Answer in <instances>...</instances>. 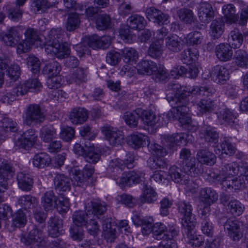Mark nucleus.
Wrapping results in <instances>:
<instances>
[{"mask_svg": "<svg viewBox=\"0 0 248 248\" xmlns=\"http://www.w3.org/2000/svg\"><path fill=\"white\" fill-rule=\"evenodd\" d=\"M124 61L126 63H135L139 58V53L132 47H125L121 50Z\"/></svg>", "mask_w": 248, "mask_h": 248, "instance_id": "obj_51", "label": "nucleus"}, {"mask_svg": "<svg viewBox=\"0 0 248 248\" xmlns=\"http://www.w3.org/2000/svg\"><path fill=\"white\" fill-rule=\"evenodd\" d=\"M228 41L229 45L234 48L239 47L242 44L243 36L237 30L232 31L228 35Z\"/></svg>", "mask_w": 248, "mask_h": 248, "instance_id": "obj_43", "label": "nucleus"}, {"mask_svg": "<svg viewBox=\"0 0 248 248\" xmlns=\"http://www.w3.org/2000/svg\"><path fill=\"white\" fill-rule=\"evenodd\" d=\"M217 118L222 124L231 125L235 123L236 116L230 109L225 108L219 111Z\"/></svg>", "mask_w": 248, "mask_h": 248, "instance_id": "obj_46", "label": "nucleus"}, {"mask_svg": "<svg viewBox=\"0 0 248 248\" xmlns=\"http://www.w3.org/2000/svg\"><path fill=\"white\" fill-rule=\"evenodd\" d=\"M222 13L227 21L230 23H235L238 21L239 16L236 14L235 6L232 4L224 5L222 8Z\"/></svg>", "mask_w": 248, "mask_h": 248, "instance_id": "obj_35", "label": "nucleus"}, {"mask_svg": "<svg viewBox=\"0 0 248 248\" xmlns=\"http://www.w3.org/2000/svg\"><path fill=\"white\" fill-rule=\"evenodd\" d=\"M129 27L133 30H140L143 29L147 22L144 17L140 15L135 14L131 16L128 19Z\"/></svg>", "mask_w": 248, "mask_h": 248, "instance_id": "obj_41", "label": "nucleus"}, {"mask_svg": "<svg viewBox=\"0 0 248 248\" xmlns=\"http://www.w3.org/2000/svg\"><path fill=\"white\" fill-rule=\"evenodd\" d=\"M199 56V52L195 47H190L184 50L181 53V59L184 63L189 65L193 61H195Z\"/></svg>", "mask_w": 248, "mask_h": 248, "instance_id": "obj_52", "label": "nucleus"}, {"mask_svg": "<svg viewBox=\"0 0 248 248\" xmlns=\"http://www.w3.org/2000/svg\"><path fill=\"white\" fill-rule=\"evenodd\" d=\"M17 180L18 186L22 190L29 191L31 189L33 179L30 174L20 172L17 175Z\"/></svg>", "mask_w": 248, "mask_h": 248, "instance_id": "obj_34", "label": "nucleus"}, {"mask_svg": "<svg viewBox=\"0 0 248 248\" xmlns=\"http://www.w3.org/2000/svg\"><path fill=\"white\" fill-rule=\"evenodd\" d=\"M31 229L27 235H23L21 241L25 245L38 247H43L46 245V238L43 231L35 225H31Z\"/></svg>", "mask_w": 248, "mask_h": 248, "instance_id": "obj_6", "label": "nucleus"}, {"mask_svg": "<svg viewBox=\"0 0 248 248\" xmlns=\"http://www.w3.org/2000/svg\"><path fill=\"white\" fill-rule=\"evenodd\" d=\"M218 194L216 191L211 187H204L199 191L200 201L203 204L211 205L218 199Z\"/></svg>", "mask_w": 248, "mask_h": 248, "instance_id": "obj_20", "label": "nucleus"}, {"mask_svg": "<svg viewBox=\"0 0 248 248\" xmlns=\"http://www.w3.org/2000/svg\"><path fill=\"white\" fill-rule=\"evenodd\" d=\"M80 20L79 15L76 13L70 14L67 19L66 28L67 31H71L78 27Z\"/></svg>", "mask_w": 248, "mask_h": 248, "instance_id": "obj_61", "label": "nucleus"}, {"mask_svg": "<svg viewBox=\"0 0 248 248\" xmlns=\"http://www.w3.org/2000/svg\"><path fill=\"white\" fill-rule=\"evenodd\" d=\"M56 129L52 125H46L40 131V137L45 142L48 143L57 136Z\"/></svg>", "mask_w": 248, "mask_h": 248, "instance_id": "obj_40", "label": "nucleus"}, {"mask_svg": "<svg viewBox=\"0 0 248 248\" xmlns=\"http://www.w3.org/2000/svg\"><path fill=\"white\" fill-rule=\"evenodd\" d=\"M158 195L151 186L144 183L140 200L142 203H154L157 200Z\"/></svg>", "mask_w": 248, "mask_h": 248, "instance_id": "obj_21", "label": "nucleus"}, {"mask_svg": "<svg viewBox=\"0 0 248 248\" xmlns=\"http://www.w3.org/2000/svg\"><path fill=\"white\" fill-rule=\"evenodd\" d=\"M19 95L23 96L20 93L18 86L13 88L11 91L7 92L1 98V101L3 103L11 104L15 101L16 97Z\"/></svg>", "mask_w": 248, "mask_h": 248, "instance_id": "obj_57", "label": "nucleus"}, {"mask_svg": "<svg viewBox=\"0 0 248 248\" xmlns=\"http://www.w3.org/2000/svg\"><path fill=\"white\" fill-rule=\"evenodd\" d=\"M20 93L24 95L28 92H39L42 88L41 83L36 78H29L18 85Z\"/></svg>", "mask_w": 248, "mask_h": 248, "instance_id": "obj_18", "label": "nucleus"}, {"mask_svg": "<svg viewBox=\"0 0 248 248\" xmlns=\"http://www.w3.org/2000/svg\"><path fill=\"white\" fill-rule=\"evenodd\" d=\"M146 16L149 20L158 25H166L170 22V16L163 13L161 11L153 7L147 8L145 11Z\"/></svg>", "mask_w": 248, "mask_h": 248, "instance_id": "obj_14", "label": "nucleus"}, {"mask_svg": "<svg viewBox=\"0 0 248 248\" xmlns=\"http://www.w3.org/2000/svg\"><path fill=\"white\" fill-rule=\"evenodd\" d=\"M18 205L25 209L33 208L37 205V199L30 195L21 196L17 201Z\"/></svg>", "mask_w": 248, "mask_h": 248, "instance_id": "obj_49", "label": "nucleus"}, {"mask_svg": "<svg viewBox=\"0 0 248 248\" xmlns=\"http://www.w3.org/2000/svg\"><path fill=\"white\" fill-rule=\"evenodd\" d=\"M201 137L209 143H216L218 142V134L210 126L204 125L200 130Z\"/></svg>", "mask_w": 248, "mask_h": 248, "instance_id": "obj_30", "label": "nucleus"}, {"mask_svg": "<svg viewBox=\"0 0 248 248\" xmlns=\"http://www.w3.org/2000/svg\"><path fill=\"white\" fill-rule=\"evenodd\" d=\"M62 220L59 217H51L48 221V234L52 237H57L62 232Z\"/></svg>", "mask_w": 248, "mask_h": 248, "instance_id": "obj_24", "label": "nucleus"}, {"mask_svg": "<svg viewBox=\"0 0 248 248\" xmlns=\"http://www.w3.org/2000/svg\"><path fill=\"white\" fill-rule=\"evenodd\" d=\"M97 28L99 30H104L108 28L110 24V17L107 14L98 15L95 19Z\"/></svg>", "mask_w": 248, "mask_h": 248, "instance_id": "obj_58", "label": "nucleus"}, {"mask_svg": "<svg viewBox=\"0 0 248 248\" xmlns=\"http://www.w3.org/2000/svg\"><path fill=\"white\" fill-rule=\"evenodd\" d=\"M61 65L56 61H52L45 64L42 69L43 75L50 77L58 75L61 71Z\"/></svg>", "mask_w": 248, "mask_h": 248, "instance_id": "obj_44", "label": "nucleus"}, {"mask_svg": "<svg viewBox=\"0 0 248 248\" xmlns=\"http://www.w3.org/2000/svg\"><path fill=\"white\" fill-rule=\"evenodd\" d=\"M169 75L164 67H157V69L152 74V78L156 82H165L169 79Z\"/></svg>", "mask_w": 248, "mask_h": 248, "instance_id": "obj_63", "label": "nucleus"}, {"mask_svg": "<svg viewBox=\"0 0 248 248\" xmlns=\"http://www.w3.org/2000/svg\"><path fill=\"white\" fill-rule=\"evenodd\" d=\"M228 209L233 216H239L243 213L245 206L237 200H232L228 204Z\"/></svg>", "mask_w": 248, "mask_h": 248, "instance_id": "obj_56", "label": "nucleus"}, {"mask_svg": "<svg viewBox=\"0 0 248 248\" xmlns=\"http://www.w3.org/2000/svg\"><path fill=\"white\" fill-rule=\"evenodd\" d=\"M64 37V31L61 28L52 29L48 32L46 39V42L45 45H50V46L60 43L63 40Z\"/></svg>", "mask_w": 248, "mask_h": 248, "instance_id": "obj_36", "label": "nucleus"}, {"mask_svg": "<svg viewBox=\"0 0 248 248\" xmlns=\"http://www.w3.org/2000/svg\"><path fill=\"white\" fill-rule=\"evenodd\" d=\"M167 88L174 95L172 98L176 106L168 111L166 117L170 121L178 120L181 125L188 131H196L198 129V125L196 122L192 121L188 113L189 110L187 106L189 103V97L190 94L209 96L215 93V90L209 86H195L186 91L178 83L171 82L168 84Z\"/></svg>", "mask_w": 248, "mask_h": 248, "instance_id": "obj_1", "label": "nucleus"}, {"mask_svg": "<svg viewBox=\"0 0 248 248\" xmlns=\"http://www.w3.org/2000/svg\"><path fill=\"white\" fill-rule=\"evenodd\" d=\"M197 158L201 164L209 166L213 165L216 162V155L212 152L206 149L198 151Z\"/></svg>", "mask_w": 248, "mask_h": 248, "instance_id": "obj_28", "label": "nucleus"}, {"mask_svg": "<svg viewBox=\"0 0 248 248\" xmlns=\"http://www.w3.org/2000/svg\"><path fill=\"white\" fill-rule=\"evenodd\" d=\"M157 69L156 64L151 60H142L137 65V72L140 74L151 75Z\"/></svg>", "mask_w": 248, "mask_h": 248, "instance_id": "obj_31", "label": "nucleus"}, {"mask_svg": "<svg viewBox=\"0 0 248 248\" xmlns=\"http://www.w3.org/2000/svg\"><path fill=\"white\" fill-rule=\"evenodd\" d=\"M179 212L183 215L182 225L186 230H191L195 228V216L192 213L191 205L186 202H181L178 205Z\"/></svg>", "mask_w": 248, "mask_h": 248, "instance_id": "obj_7", "label": "nucleus"}, {"mask_svg": "<svg viewBox=\"0 0 248 248\" xmlns=\"http://www.w3.org/2000/svg\"><path fill=\"white\" fill-rule=\"evenodd\" d=\"M214 151L219 156H223L224 154L232 155L235 152V148L229 139L224 138L220 145L214 146Z\"/></svg>", "mask_w": 248, "mask_h": 248, "instance_id": "obj_27", "label": "nucleus"}, {"mask_svg": "<svg viewBox=\"0 0 248 248\" xmlns=\"http://www.w3.org/2000/svg\"><path fill=\"white\" fill-rule=\"evenodd\" d=\"M149 138L140 133H134L127 137V143L133 148H139L148 142Z\"/></svg>", "mask_w": 248, "mask_h": 248, "instance_id": "obj_25", "label": "nucleus"}, {"mask_svg": "<svg viewBox=\"0 0 248 248\" xmlns=\"http://www.w3.org/2000/svg\"><path fill=\"white\" fill-rule=\"evenodd\" d=\"M225 230L227 231L230 238L233 241H238L243 234V223L232 217L228 218L224 223Z\"/></svg>", "mask_w": 248, "mask_h": 248, "instance_id": "obj_8", "label": "nucleus"}, {"mask_svg": "<svg viewBox=\"0 0 248 248\" xmlns=\"http://www.w3.org/2000/svg\"><path fill=\"white\" fill-rule=\"evenodd\" d=\"M124 169V164H123L122 160L117 158L110 162L108 171V172L113 173V175L115 176L117 173L120 174Z\"/></svg>", "mask_w": 248, "mask_h": 248, "instance_id": "obj_60", "label": "nucleus"}, {"mask_svg": "<svg viewBox=\"0 0 248 248\" xmlns=\"http://www.w3.org/2000/svg\"><path fill=\"white\" fill-rule=\"evenodd\" d=\"M56 200L53 191H46L41 198V204L46 211L52 210L56 204Z\"/></svg>", "mask_w": 248, "mask_h": 248, "instance_id": "obj_32", "label": "nucleus"}, {"mask_svg": "<svg viewBox=\"0 0 248 248\" xmlns=\"http://www.w3.org/2000/svg\"><path fill=\"white\" fill-rule=\"evenodd\" d=\"M107 204L102 201L93 200L88 203L86 205V211L90 214L92 217L99 219V216H101L107 211Z\"/></svg>", "mask_w": 248, "mask_h": 248, "instance_id": "obj_15", "label": "nucleus"}, {"mask_svg": "<svg viewBox=\"0 0 248 248\" xmlns=\"http://www.w3.org/2000/svg\"><path fill=\"white\" fill-rule=\"evenodd\" d=\"M55 188L59 192H65L70 189L69 179L62 174H57L54 179Z\"/></svg>", "mask_w": 248, "mask_h": 248, "instance_id": "obj_39", "label": "nucleus"}, {"mask_svg": "<svg viewBox=\"0 0 248 248\" xmlns=\"http://www.w3.org/2000/svg\"><path fill=\"white\" fill-rule=\"evenodd\" d=\"M37 139L35 130L30 128L23 132L18 139L16 145L19 148L29 150L33 146Z\"/></svg>", "mask_w": 248, "mask_h": 248, "instance_id": "obj_13", "label": "nucleus"}, {"mask_svg": "<svg viewBox=\"0 0 248 248\" xmlns=\"http://www.w3.org/2000/svg\"><path fill=\"white\" fill-rule=\"evenodd\" d=\"M197 108L201 114L210 113L215 108V102L210 98L202 99L197 104Z\"/></svg>", "mask_w": 248, "mask_h": 248, "instance_id": "obj_47", "label": "nucleus"}, {"mask_svg": "<svg viewBox=\"0 0 248 248\" xmlns=\"http://www.w3.org/2000/svg\"><path fill=\"white\" fill-rule=\"evenodd\" d=\"M167 228L161 223H156L154 225L153 237L156 240H166Z\"/></svg>", "mask_w": 248, "mask_h": 248, "instance_id": "obj_54", "label": "nucleus"}, {"mask_svg": "<svg viewBox=\"0 0 248 248\" xmlns=\"http://www.w3.org/2000/svg\"><path fill=\"white\" fill-rule=\"evenodd\" d=\"M45 51L47 54H52L58 59H63L68 56L70 52V49L67 43H58L53 45H45Z\"/></svg>", "mask_w": 248, "mask_h": 248, "instance_id": "obj_11", "label": "nucleus"}, {"mask_svg": "<svg viewBox=\"0 0 248 248\" xmlns=\"http://www.w3.org/2000/svg\"><path fill=\"white\" fill-rule=\"evenodd\" d=\"M141 119L145 124L150 126H154L157 122L158 119L155 114L147 110L142 111Z\"/></svg>", "mask_w": 248, "mask_h": 248, "instance_id": "obj_64", "label": "nucleus"}, {"mask_svg": "<svg viewBox=\"0 0 248 248\" xmlns=\"http://www.w3.org/2000/svg\"><path fill=\"white\" fill-rule=\"evenodd\" d=\"M91 217H92L88 212L83 211H76L72 216L74 223L79 227L85 226Z\"/></svg>", "mask_w": 248, "mask_h": 248, "instance_id": "obj_48", "label": "nucleus"}, {"mask_svg": "<svg viewBox=\"0 0 248 248\" xmlns=\"http://www.w3.org/2000/svg\"><path fill=\"white\" fill-rule=\"evenodd\" d=\"M194 230V229L186 230L189 244L195 248H207V243L206 242L204 237L202 235L193 234Z\"/></svg>", "mask_w": 248, "mask_h": 248, "instance_id": "obj_29", "label": "nucleus"}, {"mask_svg": "<svg viewBox=\"0 0 248 248\" xmlns=\"http://www.w3.org/2000/svg\"><path fill=\"white\" fill-rule=\"evenodd\" d=\"M214 11L210 3L206 2L200 3L198 7V16L202 22H209L214 18Z\"/></svg>", "mask_w": 248, "mask_h": 248, "instance_id": "obj_19", "label": "nucleus"}, {"mask_svg": "<svg viewBox=\"0 0 248 248\" xmlns=\"http://www.w3.org/2000/svg\"><path fill=\"white\" fill-rule=\"evenodd\" d=\"M215 53L220 61L227 62L232 59L233 51L228 44L221 43L216 46Z\"/></svg>", "mask_w": 248, "mask_h": 248, "instance_id": "obj_23", "label": "nucleus"}, {"mask_svg": "<svg viewBox=\"0 0 248 248\" xmlns=\"http://www.w3.org/2000/svg\"><path fill=\"white\" fill-rule=\"evenodd\" d=\"M85 161L90 164H96L101 158V152L97 148H90L84 156Z\"/></svg>", "mask_w": 248, "mask_h": 248, "instance_id": "obj_55", "label": "nucleus"}, {"mask_svg": "<svg viewBox=\"0 0 248 248\" xmlns=\"http://www.w3.org/2000/svg\"><path fill=\"white\" fill-rule=\"evenodd\" d=\"M180 159L183 167H185L190 171L198 173L197 169L195 168V158L191 155V151L189 149L184 148L179 154Z\"/></svg>", "mask_w": 248, "mask_h": 248, "instance_id": "obj_17", "label": "nucleus"}, {"mask_svg": "<svg viewBox=\"0 0 248 248\" xmlns=\"http://www.w3.org/2000/svg\"><path fill=\"white\" fill-rule=\"evenodd\" d=\"M51 161L50 156L45 152L35 154L32 159L33 165L38 168H44L48 166Z\"/></svg>", "mask_w": 248, "mask_h": 248, "instance_id": "obj_37", "label": "nucleus"}, {"mask_svg": "<svg viewBox=\"0 0 248 248\" xmlns=\"http://www.w3.org/2000/svg\"><path fill=\"white\" fill-rule=\"evenodd\" d=\"M240 165L235 162L224 164L217 176V181L223 187H229V179L236 176L239 172Z\"/></svg>", "mask_w": 248, "mask_h": 248, "instance_id": "obj_4", "label": "nucleus"}, {"mask_svg": "<svg viewBox=\"0 0 248 248\" xmlns=\"http://www.w3.org/2000/svg\"><path fill=\"white\" fill-rule=\"evenodd\" d=\"M162 45L159 42L154 41L150 45L148 53L153 58H158L162 55L163 49Z\"/></svg>", "mask_w": 248, "mask_h": 248, "instance_id": "obj_62", "label": "nucleus"}, {"mask_svg": "<svg viewBox=\"0 0 248 248\" xmlns=\"http://www.w3.org/2000/svg\"><path fill=\"white\" fill-rule=\"evenodd\" d=\"M102 131L111 145L115 146L123 142L124 135L123 132L117 128L109 125L104 126Z\"/></svg>", "mask_w": 248, "mask_h": 248, "instance_id": "obj_10", "label": "nucleus"}, {"mask_svg": "<svg viewBox=\"0 0 248 248\" xmlns=\"http://www.w3.org/2000/svg\"><path fill=\"white\" fill-rule=\"evenodd\" d=\"M111 219L106 218L102 222L103 236L107 241L112 243L117 237L116 226L112 223Z\"/></svg>", "mask_w": 248, "mask_h": 248, "instance_id": "obj_22", "label": "nucleus"}, {"mask_svg": "<svg viewBox=\"0 0 248 248\" xmlns=\"http://www.w3.org/2000/svg\"><path fill=\"white\" fill-rule=\"evenodd\" d=\"M88 73L87 68L79 67L68 78V81L70 83L79 84L85 81Z\"/></svg>", "mask_w": 248, "mask_h": 248, "instance_id": "obj_42", "label": "nucleus"}, {"mask_svg": "<svg viewBox=\"0 0 248 248\" xmlns=\"http://www.w3.org/2000/svg\"><path fill=\"white\" fill-rule=\"evenodd\" d=\"M88 118L87 110L81 108L73 109L69 116V119L74 124H82L87 120Z\"/></svg>", "mask_w": 248, "mask_h": 248, "instance_id": "obj_26", "label": "nucleus"}, {"mask_svg": "<svg viewBox=\"0 0 248 248\" xmlns=\"http://www.w3.org/2000/svg\"><path fill=\"white\" fill-rule=\"evenodd\" d=\"M168 173L170 179L174 183L185 185L191 192H196V187L190 186L192 182L190 181L189 175L186 171L183 170L181 168L175 165H173L169 169Z\"/></svg>", "mask_w": 248, "mask_h": 248, "instance_id": "obj_5", "label": "nucleus"}, {"mask_svg": "<svg viewBox=\"0 0 248 248\" xmlns=\"http://www.w3.org/2000/svg\"><path fill=\"white\" fill-rule=\"evenodd\" d=\"M187 135L184 133H175L172 135L164 136L162 140L165 147L155 142H148L149 152L154 155L163 157L168 154V149H170L175 145L185 144Z\"/></svg>", "mask_w": 248, "mask_h": 248, "instance_id": "obj_2", "label": "nucleus"}, {"mask_svg": "<svg viewBox=\"0 0 248 248\" xmlns=\"http://www.w3.org/2000/svg\"><path fill=\"white\" fill-rule=\"evenodd\" d=\"M139 117V114L136 111H127L124 114L123 119L130 127H135L138 124Z\"/></svg>", "mask_w": 248, "mask_h": 248, "instance_id": "obj_59", "label": "nucleus"}, {"mask_svg": "<svg viewBox=\"0 0 248 248\" xmlns=\"http://www.w3.org/2000/svg\"><path fill=\"white\" fill-rule=\"evenodd\" d=\"M224 23L222 19H216L210 25V33L214 38H218L224 31Z\"/></svg>", "mask_w": 248, "mask_h": 248, "instance_id": "obj_50", "label": "nucleus"}, {"mask_svg": "<svg viewBox=\"0 0 248 248\" xmlns=\"http://www.w3.org/2000/svg\"><path fill=\"white\" fill-rule=\"evenodd\" d=\"M181 41V39L177 35H169L166 38V46L169 50L178 52L182 49Z\"/></svg>", "mask_w": 248, "mask_h": 248, "instance_id": "obj_33", "label": "nucleus"}, {"mask_svg": "<svg viewBox=\"0 0 248 248\" xmlns=\"http://www.w3.org/2000/svg\"><path fill=\"white\" fill-rule=\"evenodd\" d=\"M54 5V2H49L47 0H34L31 3V9L34 13H44Z\"/></svg>", "mask_w": 248, "mask_h": 248, "instance_id": "obj_38", "label": "nucleus"}, {"mask_svg": "<svg viewBox=\"0 0 248 248\" xmlns=\"http://www.w3.org/2000/svg\"><path fill=\"white\" fill-rule=\"evenodd\" d=\"M234 59L237 65L242 68L248 67V54L245 50H237L235 52Z\"/></svg>", "mask_w": 248, "mask_h": 248, "instance_id": "obj_53", "label": "nucleus"}, {"mask_svg": "<svg viewBox=\"0 0 248 248\" xmlns=\"http://www.w3.org/2000/svg\"><path fill=\"white\" fill-rule=\"evenodd\" d=\"M27 222V218L26 214L22 210L20 209L13 215L11 226L14 228H22L25 226Z\"/></svg>", "mask_w": 248, "mask_h": 248, "instance_id": "obj_45", "label": "nucleus"}, {"mask_svg": "<svg viewBox=\"0 0 248 248\" xmlns=\"http://www.w3.org/2000/svg\"><path fill=\"white\" fill-rule=\"evenodd\" d=\"M25 39L21 41L17 46V51L21 54L28 52L32 46L35 47H45L44 42L39 35L37 30L28 28L24 32Z\"/></svg>", "mask_w": 248, "mask_h": 248, "instance_id": "obj_3", "label": "nucleus"}, {"mask_svg": "<svg viewBox=\"0 0 248 248\" xmlns=\"http://www.w3.org/2000/svg\"><path fill=\"white\" fill-rule=\"evenodd\" d=\"M14 171L12 167L4 159H0V192L7 187V180L13 177Z\"/></svg>", "mask_w": 248, "mask_h": 248, "instance_id": "obj_12", "label": "nucleus"}, {"mask_svg": "<svg viewBox=\"0 0 248 248\" xmlns=\"http://www.w3.org/2000/svg\"><path fill=\"white\" fill-rule=\"evenodd\" d=\"M24 122L27 125L41 123L44 121L45 115L37 104H31L27 108Z\"/></svg>", "mask_w": 248, "mask_h": 248, "instance_id": "obj_9", "label": "nucleus"}, {"mask_svg": "<svg viewBox=\"0 0 248 248\" xmlns=\"http://www.w3.org/2000/svg\"><path fill=\"white\" fill-rule=\"evenodd\" d=\"M210 76L215 83L223 84L229 79V70L223 66L216 65L212 68Z\"/></svg>", "mask_w": 248, "mask_h": 248, "instance_id": "obj_16", "label": "nucleus"}]
</instances>
